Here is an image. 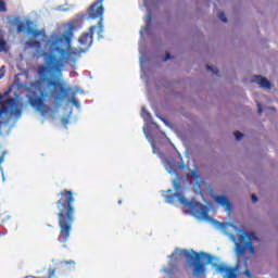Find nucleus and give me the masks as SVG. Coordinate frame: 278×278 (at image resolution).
I'll return each mask as SVG.
<instances>
[{"instance_id":"obj_33","label":"nucleus","mask_w":278,"mask_h":278,"mask_svg":"<svg viewBox=\"0 0 278 278\" xmlns=\"http://www.w3.org/2000/svg\"><path fill=\"white\" fill-rule=\"evenodd\" d=\"M117 203L118 205H123V200H119Z\"/></svg>"},{"instance_id":"obj_19","label":"nucleus","mask_w":278,"mask_h":278,"mask_svg":"<svg viewBox=\"0 0 278 278\" xmlns=\"http://www.w3.org/2000/svg\"><path fill=\"white\" fill-rule=\"evenodd\" d=\"M233 136L236 137V140H240L241 138H244V135L240 131H235Z\"/></svg>"},{"instance_id":"obj_18","label":"nucleus","mask_w":278,"mask_h":278,"mask_svg":"<svg viewBox=\"0 0 278 278\" xmlns=\"http://www.w3.org/2000/svg\"><path fill=\"white\" fill-rule=\"evenodd\" d=\"M218 18L222 20L223 23H227V15H225V12H220Z\"/></svg>"},{"instance_id":"obj_21","label":"nucleus","mask_w":278,"mask_h":278,"mask_svg":"<svg viewBox=\"0 0 278 278\" xmlns=\"http://www.w3.org/2000/svg\"><path fill=\"white\" fill-rule=\"evenodd\" d=\"M70 102L73 103V105H76V108H79V100L72 98Z\"/></svg>"},{"instance_id":"obj_2","label":"nucleus","mask_w":278,"mask_h":278,"mask_svg":"<svg viewBox=\"0 0 278 278\" xmlns=\"http://www.w3.org/2000/svg\"><path fill=\"white\" fill-rule=\"evenodd\" d=\"M58 198L55 202L60 228L58 240L62 244H66L71 240V231H73V223H75V195H73V191L64 189L58 193Z\"/></svg>"},{"instance_id":"obj_34","label":"nucleus","mask_w":278,"mask_h":278,"mask_svg":"<svg viewBox=\"0 0 278 278\" xmlns=\"http://www.w3.org/2000/svg\"><path fill=\"white\" fill-rule=\"evenodd\" d=\"M148 21L149 23H151V15H148Z\"/></svg>"},{"instance_id":"obj_6","label":"nucleus","mask_w":278,"mask_h":278,"mask_svg":"<svg viewBox=\"0 0 278 278\" xmlns=\"http://www.w3.org/2000/svg\"><path fill=\"white\" fill-rule=\"evenodd\" d=\"M253 240H257V236L254 232H247L245 235H239L238 242L236 243V253L238 257H242L247 251L252 255L255 253V247H253Z\"/></svg>"},{"instance_id":"obj_15","label":"nucleus","mask_w":278,"mask_h":278,"mask_svg":"<svg viewBox=\"0 0 278 278\" xmlns=\"http://www.w3.org/2000/svg\"><path fill=\"white\" fill-rule=\"evenodd\" d=\"M0 51H8V42L3 39H0Z\"/></svg>"},{"instance_id":"obj_30","label":"nucleus","mask_w":278,"mask_h":278,"mask_svg":"<svg viewBox=\"0 0 278 278\" xmlns=\"http://www.w3.org/2000/svg\"><path fill=\"white\" fill-rule=\"evenodd\" d=\"M257 108H258V114H262V104H257Z\"/></svg>"},{"instance_id":"obj_13","label":"nucleus","mask_w":278,"mask_h":278,"mask_svg":"<svg viewBox=\"0 0 278 278\" xmlns=\"http://www.w3.org/2000/svg\"><path fill=\"white\" fill-rule=\"evenodd\" d=\"M27 47H30V49H37V53H40L42 51V43L38 40H30L26 42Z\"/></svg>"},{"instance_id":"obj_35","label":"nucleus","mask_w":278,"mask_h":278,"mask_svg":"<svg viewBox=\"0 0 278 278\" xmlns=\"http://www.w3.org/2000/svg\"><path fill=\"white\" fill-rule=\"evenodd\" d=\"M212 262V256H208V263Z\"/></svg>"},{"instance_id":"obj_4","label":"nucleus","mask_w":278,"mask_h":278,"mask_svg":"<svg viewBox=\"0 0 278 278\" xmlns=\"http://www.w3.org/2000/svg\"><path fill=\"white\" fill-rule=\"evenodd\" d=\"M182 255V257H186L187 264L189 268H192L193 277H201V275H205V264L201 263V254L194 250L188 251V250H179L176 248V250L173 252V254L169 257H175V255Z\"/></svg>"},{"instance_id":"obj_32","label":"nucleus","mask_w":278,"mask_h":278,"mask_svg":"<svg viewBox=\"0 0 278 278\" xmlns=\"http://www.w3.org/2000/svg\"><path fill=\"white\" fill-rule=\"evenodd\" d=\"M217 225H218V227H224L225 226V224H223L220 222H217Z\"/></svg>"},{"instance_id":"obj_1","label":"nucleus","mask_w":278,"mask_h":278,"mask_svg":"<svg viewBox=\"0 0 278 278\" xmlns=\"http://www.w3.org/2000/svg\"><path fill=\"white\" fill-rule=\"evenodd\" d=\"M73 31H75V26L71 24L64 35L54 36L48 40L51 53L43 52L47 65H40L37 70L40 81L47 84V88H53L50 91V97H54L56 101H64L65 97H68V89L53 77L55 75L62 77V68L66 64H75L79 60L80 53H86L92 47V36L97 31V26H91L88 33L79 37L80 48L77 51L71 49Z\"/></svg>"},{"instance_id":"obj_5","label":"nucleus","mask_w":278,"mask_h":278,"mask_svg":"<svg viewBox=\"0 0 278 278\" xmlns=\"http://www.w3.org/2000/svg\"><path fill=\"white\" fill-rule=\"evenodd\" d=\"M23 111L18 108V102L14 98H9L4 100L1 104L0 109V127L3 125V116H15L16 118H21ZM5 160V152L0 156V164H3Z\"/></svg>"},{"instance_id":"obj_28","label":"nucleus","mask_w":278,"mask_h":278,"mask_svg":"<svg viewBox=\"0 0 278 278\" xmlns=\"http://www.w3.org/2000/svg\"><path fill=\"white\" fill-rule=\"evenodd\" d=\"M30 86L31 88H37V86H40V81L33 83Z\"/></svg>"},{"instance_id":"obj_3","label":"nucleus","mask_w":278,"mask_h":278,"mask_svg":"<svg viewBox=\"0 0 278 278\" xmlns=\"http://www.w3.org/2000/svg\"><path fill=\"white\" fill-rule=\"evenodd\" d=\"M174 194L165 197L166 203H175V199H177L181 205L189 207L195 216H199V218L210 217V213L205 205L199 202L188 201V199L184 197V193L181 192V182L179 180H174Z\"/></svg>"},{"instance_id":"obj_9","label":"nucleus","mask_w":278,"mask_h":278,"mask_svg":"<svg viewBox=\"0 0 278 278\" xmlns=\"http://www.w3.org/2000/svg\"><path fill=\"white\" fill-rule=\"evenodd\" d=\"M217 273H220L222 275H224V278H236V268L233 267H227V265L224 264H219L216 267Z\"/></svg>"},{"instance_id":"obj_26","label":"nucleus","mask_w":278,"mask_h":278,"mask_svg":"<svg viewBox=\"0 0 278 278\" xmlns=\"http://www.w3.org/2000/svg\"><path fill=\"white\" fill-rule=\"evenodd\" d=\"M244 275H247L249 278H253V274L249 269L244 271Z\"/></svg>"},{"instance_id":"obj_12","label":"nucleus","mask_w":278,"mask_h":278,"mask_svg":"<svg viewBox=\"0 0 278 278\" xmlns=\"http://www.w3.org/2000/svg\"><path fill=\"white\" fill-rule=\"evenodd\" d=\"M256 79L255 81H257V84L261 86V88H266L267 90H270L271 88V84L270 80L267 79L266 77H262V76H255Z\"/></svg>"},{"instance_id":"obj_25","label":"nucleus","mask_w":278,"mask_h":278,"mask_svg":"<svg viewBox=\"0 0 278 278\" xmlns=\"http://www.w3.org/2000/svg\"><path fill=\"white\" fill-rule=\"evenodd\" d=\"M173 56L170 55V53H166L165 58L163 59V62H168V60H170Z\"/></svg>"},{"instance_id":"obj_10","label":"nucleus","mask_w":278,"mask_h":278,"mask_svg":"<svg viewBox=\"0 0 278 278\" xmlns=\"http://www.w3.org/2000/svg\"><path fill=\"white\" fill-rule=\"evenodd\" d=\"M214 201H215V203H217L222 207H226V212H228V214L231 213V208H232L231 201H229V199L227 197H225V195H215Z\"/></svg>"},{"instance_id":"obj_17","label":"nucleus","mask_w":278,"mask_h":278,"mask_svg":"<svg viewBox=\"0 0 278 278\" xmlns=\"http://www.w3.org/2000/svg\"><path fill=\"white\" fill-rule=\"evenodd\" d=\"M54 277H55V268H49L47 278H54Z\"/></svg>"},{"instance_id":"obj_16","label":"nucleus","mask_w":278,"mask_h":278,"mask_svg":"<svg viewBox=\"0 0 278 278\" xmlns=\"http://www.w3.org/2000/svg\"><path fill=\"white\" fill-rule=\"evenodd\" d=\"M0 12H8V7L3 0H0Z\"/></svg>"},{"instance_id":"obj_14","label":"nucleus","mask_w":278,"mask_h":278,"mask_svg":"<svg viewBox=\"0 0 278 278\" xmlns=\"http://www.w3.org/2000/svg\"><path fill=\"white\" fill-rule=\"evenodd\" d=\"M16 29H17V34H21V33L27 30V25H25V23H23V22H18Z\"/></svg>"},{"instance_id":"obj_27","label":"nucleus","mask_w":278,"mask_h":278,"mask_svg":"<svg viewBox=\"0 0 278 278\" xmlns=\"http://www.w3.org/2000/svg\"><path fill=\"white\" fill-rule=\"evenodd\" d=\"M251 199H252V203H257V195L252 194Z\"/></svg>"},{"instance_id":"obj_20","label":"nucleus","mask_w":278,"mask_h":278,"mask_svg":"<svg viewBox=\"0 0 278 278\" xmlns=\"http://www.w3.org/2000/svg\"><path fill=\"white\" fill-rule=\"evenodd\" d=\"M206 70L213 72V75H218V70H214V67L210 65L206 66Z\"/></svg>"},{"instance_id":"obj_7","label":"nucleus","mask_w":278,"mask_h":278,"mask_svg":"<svg viewBox=\"0 0 278 278\" xmlns=\"http://www.w3.org/2000/svg\"><path fill=\"white\" fill-rule=\"evenodd\" d=\"M103 14H105V9L103 8V0L94 1L88 9L89 18L96 20L99 18L98 22V36L99 38H103Z\"/></svg>"},{"instance_id":"obj_8","label":"nucleus","mask_w":278,"mask_h":278,"mask_svg":"<svg viewBox=\"0 0 278 278\" xmlns=\"http://www.w3.org/2000/svg\"><path fill=\"white\" fill-rule=\"evenodd\" d=\"M47 97H49V93L47 91H41L40 97H28L29 105H31V108L39 112L41 116H46V114H49V112H51V108L45 104V99H47Z\"/></svg>"},{"instance_id":"obj_22","label":"nucleus","mask_w":278,"mask_h":278,"mask_svg":"<svg viewBox=\"0 0 278 278\" xmlns=\"http://www.w3.org/2000/svg\"><path fill=\"white\" fill-rule=\"evenodd\" d=\"M61 264H65V266H75V261H64Z\"/></svg>"},{"instance_id":"obj_11","label":"nucleus","mask_w":278,"mask_h":278,"mask_svg":"<svg viewBox=\"0 0 278 278\" xmlns=\"http://www.w3.org/2000/svg\"><path fill=\"white\" fill-rule=\"evenodd\" d=\"M26 25H27V34H30V36H33V38H38L39 36H42L43 38L47 37V33L45 31V29H36V28H31V27H28V26H31L34 25V23L28 20L26 21Z\"/></svg>"},{"instance_id":"obj_23","label":"nucleus","mask_w":278,"mask_h":278,"mask_svg":"<svg viewBox=\"0 0 278 278\" xmlns=\"http://www.w3.org/2000/svg\"><path fill=\"white\" fill-rule=\"evenodd\" d=\"M3 77H5V67L4 66H2L0 68V79H2Z\"/></svg>"},{"instance_id":"obj_37","label":"nucleus","mask_w":278,"mask_h":278,"mask_svg":"<svg viewBox=\"0 0 278 278\" xmlns=\"http://www.w3.org/2000/svg\"><path fill=\"white\" fill-rule=\"evenodd\" d=\"M42 278H47V277H42Z\"/></svg>"},{"instance_id":"obj_31","label":"nucleus","mask_w":278,"mask_h":278,"mask_svg":"<svg viewBox=\"0 0 278 278\" xmlns=\"http://www.w3.org/2000/svg\"><path fill=\"white\" fill-rule=\"evenodd\" d=\"M2 99H3V96H1V93H0V101H1ZM3 103H5V101L1 102V103H0V106L3 105Z\"/></svg>"},{"instance_id":"obj_29","label":"nucleus","mask_w":278,"mask_h":278,"mask_svg":"<svg viewBox=\"0 0 278 278\" xmlns=\"http://www.w3.org/2000/svg\"><path fill=\"white\" fill-rule=\"evenodd\" d=\"M142 114L146 116H150L149 112H147V110L142 109Z\"/></svg>"},{"instance_id":"obj_24","label":"nucleus","mask_w":278,"mask_h":278,"mask_svg":"<svg viewBox=\"0 0 278 278\" xmlns=\"http://www.w3.org/2000/svg\"><path fill=\"white\" fill-rule=\"evenodd\" d=\"M191 176L193 177V179H199V173L197 170H192Z\"/></svg>"},{"instance_id":"obj_36","label":"nucleus","mask_w":278,"mask_h":278,"mask_svg":"<svg viewBox=\"0 0 278 278\" xmlns=\"http://www.w3.org/2000/svg\"><path fill=\"white\" fill-rule=\"evenodd\" d=\"M201 255H203V256H207V254H205V253H203V252L201 253Z\"/></svg>"}]
</instances>
